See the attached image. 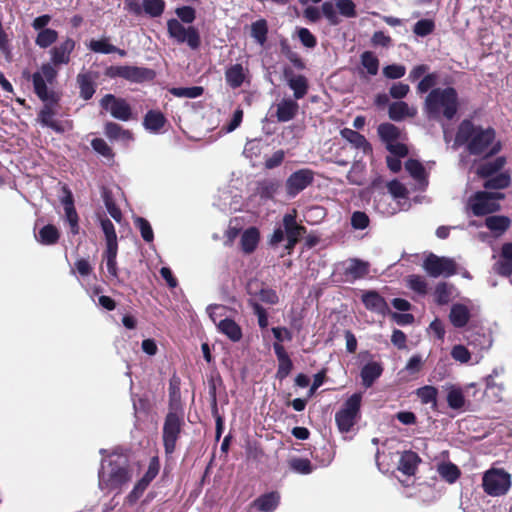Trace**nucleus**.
I'll return each mask as SVG.
<instances>
[{
	"mask_svg": "<svg viewBox=\"0 0 512 512\" xmlns=\"http://www.w3.org/2000/svg\"><path fill=\"white\" fill-rule=\"evenodd\" d=\"M505 158L504 157H498L492 162L485 163L478 167L477 173L480 176L488 177L492 175L493 173L501 170L503 166L505 165Z\"/></svg>",
	"mask_w": 512,
	"mask_h": 512,
	"instance_id": "a18cd8bd",
	"label": "nucleus"
},
{
	"mask_svg": "<svg viewBox=\"0 0 512 512\" xmlns=\"http://www.w3.org/2000/svg\"><path fill=\"white\" fill-rule=\"evenodd\" d=\"M405 169L410 174V176L418 183L420 188H424L427 186V173L425 171V168L419 161L409 159L405 163Z\"/></svg>",
	"mask_w": 512,
	"mask_h": 512,
	"instance_id": "393cba45",
	"label": "nucleus"
},
{
	"mask_svg": "<svg viewBox=\"0 0 512 512\" xmlns=\"http://www.w3.org/2000/svg\"><path fill=\"white\" fill-rule=\"evenodd\" d=\"M288 85L294 92L295 99L303 98L308 90L307 79L302 75L291 76L288 78Z\"/></svg>",
	"mask_w": 512,
	"mask_h": 512,
	"instance_id": "c9c22d12",
	"label": "nucleus"
},
{
	"mask_svg": "<svg viewBox=\"0 0 512 512\" xmlns=\"http://www.w3.org/2000/svg\"><path fill=\"white\" fill-rule=\"evenodd\" d=\"M281 184L278 180L266 179L261 181L257 187V194L263 200L273 199Z\"/></svg>",
	"mask_w": 512,
	"mask_h": 512,
	"instance_id": "473e14b6",
	"label": "nucleus"
},
{
	"mask_svg": "<svg viewBox=\"0 0 512 512\" xmlns=\"http://www.w3.org/2000/svg\"><path fill=\"white\" fill-rule=\"evenodd\" d=\"M362 395H351L335 414V422L340 433H349L360 418Z\"/></svg>",
	"mask_w": 512,
	"mask_h": 512,
	"instance_id": "423d86ee",
	"label": "nucleus"
},
{
	"mask_svg": "<svg viewBox=\"0 0 512 512\" xmlns=\"http://www.w3.org/2000/svg\"><path fill=\"white\" fill-rule=\"evenodd\" d=\"M58 39V32L54 29H45L39 31L35 38V44L42 49L50 47Z\"/></svg>",
	"mask_w": 512,
	"mask_h": 512,
	"instance_id": "4c0bfd02",
	"label": "nucleus"
},
{
	"mask_svg": "<svg viewBox=\"0 0 512 512\" xmlns=\"http://www.w3.org/2000/svg\"><path fill=\"white\" fill-rule=\"evenodd\" d=\"M181 430V420L176 413H169L166 416L163 427V441L167 454L175 450L176 441Z\"/></svg>",
	"mask_w": 512,
	"mask_h": 512,
	"instance_id": "f8f14e48",
	"label": "nucleus"
},
{
	"mask_svg": "<svg viewBox=\"0 0 512 512\" xmlns=\"http://www.w3.org/2000/svg\"><path fill=\"white\" fill-rule=\"evenodd\" d=\"M77 83L80 88L81 97L85 100L90 99L95 93L94 77L91 73H80L77 76Z\"/></svg>",
	"mask_w": 512,
	"mask_h": 512,
	"instance_id": "2f4dec72",
	"label": "nucleus"
},
{
	"mask_svg": "<svg viewBox=\"0 0 512 512\" xmlns=\"http://www.w3.org/2000/svg\"><path fill=\"white\" fill-rule=\"evenodd\" d=\"M420 462L421 459L417 453L413 451H404L399 459L398 470L405 475L412 476L416 473Z\"/></svg>",
	"mask_w": 512,
	"mask_h": 512,
	"instance_id": "a211bd4d",
	"label": "nucleus"
},
{
	"mask_svg": "<svg viewBox=\"0 0 512 512\" xmlns=\"http://www.w3.org/2000/svg\"><path fill=\"white\" fill-rule=\"evenodd\" d=\"M458 95L454 88H435L425 99V112L430 119L451 120L458 110Z\"/></svg>",
	"mask_w": 512,
	"mask_h": 512,
	"instance_id": "7ed1b4c3",
	"label": "nucleus"
},
{
	"mask_svg": "<svg viewBox=\"0 0 512 512\" xmlns=\"http://www.w3.org/2000/svg\"><path fill=\"white\" fill-rule=\"evenodd\" d=\"M171 94H173L176 97H182V98H197L202 95L203 88L200 86H193V87H175L170 90Z\"/></svg>",
	"mask_w": 512,
	"mask_h": 512,
	"instance_id": "8fccbe9b",
	"label": "nucleus"
},
{
	"mask_svg": "<svg viewBox=\"0 0 512 512\" xmlns=\"http://www.w3.org/2000/svg\"><path fill=\"white\" fill-rule=\"evenodd\" d=\"M495 269L502 276L512 274V243H505L501 250V260L496 263Z\"/></svg>",
	"mask_w": 512,
	"mask_h": 512,
	"instance_id": "412c9836",
	"label": "nucleus"
},
{
	"mask_svg": "<svg viewBox=\"0 0 512 512\" xmlns=\"http://www.w3.org/2000/svg\"><path fill=\"white\" fill-rule=\"evenodd\" d=\"M423 268L431 277H448L456 272V264L453 259L439 257L432 253L424 260Z\"/></svg>",
	"mask_w": 512,
	"mask_h": 512,
	"instance_id": "9d476101",
	"label": "nucleus"
},
{
	"mask_svg": "<svg viewBox=\"0 0 512 512\" xmlns=\"http://www.w3.org/2000/svg\"><path fill=\"white\" fill-rule=\"evenodd\" d=\"M88 48L95 53L101 54H111L117 50V47L112 45L107 38L92 39L88 44Z\"/></svg>",
	"mask_w": 512,
	"mask_h": 512,
	"instance_id": "c03bdc74",
	"label": "nucleus"
},
{
	"mask_svg": "<svg viewBox=\"0 0 512 512\" xmlns=\"http://www.w3.org/2000/svg\"><path fill=\"white\" fill-rule=\"evenodd\" d=\"M118 247H106L104 257L106 260V268L112 277H117V257Z\"/></svg>",
	"mask_w": 512,
	"mask_h": 512,
	"instance_id": "603ef678",
	"label": "nucleus"
},
{
	"mask_svg": "<svg viewBox=\"0 0 512 512\" xmlns=\"http://www.w3.org/2000/svg\"><path fill=\"white\" fill-rule=\"evenodd\" d=\"M502 198L503 194L499 192L480 191L469 198L468 207L475 216H483L498 211Z\"/></svg>",
	"mask_w": 512,
	"mask_h": 512,
	"instance_id": "1a4fd4ad",
	"label": "nucleus"
},
{
	"mask_svg": "<svg viewBox=\"0 0 512 512\" xmlns=\"http://www.w3.org/2000/svg\"><path fill=\"white\" fill-rule=\"evenodd\" d=\"M470 309L464 304H453L450 310V322L456 328L464 327L470 320Z\"/></svg>",
	"mask_w": 512,
	"mask_h": 512,
	"instance_id": "6ab92c4d",
	"label": "nucleus"
},
{
	"mask_svg": "<svg viewBox=\"0 0 512 512\" xmlns=\"http://www.w3.org/2000/svg\"><path fill=\"white\" fill-rule=\"evenodd\" d=\"M305 233V228L296 221V210L283 216L282 225L274 229L270 239V245H278L286 236V249L291 250Z\"/></svg>",
	"mask_w": 512,
	"mask_h": 512,
	"instance_id": "39448f33",
	"label": "nucleus"
},
{
	"mask_svg": "<svg viewBox=\"0 0 512 512\" xmlns=\"http://www.w3.org/2000/svg\"><path fill=\"white\" fill-rule=\"evenodd\" d=\"M297 34L303 46L307 48H314L316 46L317 40L307 28H299Z\"/></svg>",
	"mask_w": 512,
	"mask_h": 512,
	"instance_id": "69168bd1",
	"label": "nucleus"
},
{
	"mask_svg": "<svg viewBox=\"0 0 512 512\" xmlns=\"http://www.w3.org/2000/svg\"><path fill=\"white\" fill-rule=\"evenodd\" d=\"M134 224L140 230L141 236L146 242L153 241V239H154L153 230H152L150 223L146 219H144L142 217H137L134 220Z\"/></svg>",
	"mask_w": 512,
	"mask_h": 512,
	"instance_id": "5fc2aeb1",
	"label": "nucleus"
},
{
	"mask_svg": "<svg viewBox=\"0 0 512 512\" xmlns=\"http://www.w3.org/2000/svg\"><path fill=\"white\" fill-rule=\"evenodd\" d=\"M57 113L53 104H46L39 112L38 119L43 126H47L58 133H62L65 128L61 122L55 119Z\"/></svg>",
	"mask_w": 512,
	"mask_h": 512,
	"instance_id": "2eb2a0df",
	"label": "nucleus"
},
{
	"mask_svg": "<svg viewBox=\"0 0 512 512\" xmlns=\"http://www.w3.org/2000/svg\"><path fill=\"white\" fill-rule=\"evenodd\" d=\"M59 239V232L53 225H46L39 231L37 240L44 245L55 244Z\"/></svg>",
	"mask_w": 512,
	"mask_h": 512,
	"instance_id": "58836bf2",
	"label": "nucleus"
},
{
	"mask_svg": "<svg viewBox=\"0 0 512 512\" xmlns=\"http://www.w3.org/2000/svg\"><path fill=\"white\" fill-rule=\"evenodd\" d=\"M441 478L446 480L448 483H454L460 476V470L458 467L450 462L441 463L437 469Z\"/></svg>",
	"mask_w": 512,
	"mask_h": 512,
	"instance_id": "ea45409f",
	"label": "nucleus"
},
{
	"mask_svg": "<svg viewBox=\"0 0 512 512\" xmlns=\"http://www.w3.org/2000/svg\"><path fill=\"white\" fill-rule=\"evenodd\" d=\"M485 226L495 237H499L510 227V219L500 215L489 216L485 219Z\"/></svg>",
	"mask_w": 512,
	"mask_h": 512,
	"instance_id": "cd10ccee",
	"label": "nucleus"
},
{
	"mask_svg": "<svg viewBox=\"0 0 512 512\" xmlns=\"http://www.w3.org/2000/svg\"><path fill=\"white\" fill-rule=\"evenodd\" d=\"M298 103L290 98L282 99L276 105V117L279 122H288L298 113Z\"/></svg>",
	"mask_w": 512,
	"mask_h": 512,
	"instance_id": "dca6fc26",
	"label": "nucleus"
},
{
	"mask_svg": "<svg viewBox=\"0 0 512 512\" xmlns=\"http://www.w3.org/2000/svg\"><path fill=\"white\" fill-rule=\"evenodd\" d=\"M217 328L233 342H238L242 338V330L240 326L232 319L225 318L220 320L217 323Z\"/></svg>",
	"mask_w": 512,
	"mask_h": 512,
	"instance_id": "a878e982",
	"label": "nucleus"
},
{
	"mask_svg": "<svg viewBox=\"0 0 512 512\" xmlns=\"http://www.w3.org/2000/svg\"><path fill=\"white\" fill-rule=\"evenodd\" d=\"M417 109L406 102L398 101L389 106V117L394 121H400L406 117H414Z\"/></svg>",
	"mask_w": 512,
	"mask_h": 512,
	"instance_id": "b1692460",
	"label": "nucleus"
},
{
	"mask_svg": "<svg viewBox=\"0 0 512 512\" xmlns=\"http://www.w3.org/2000/svg\"><path fill=\"white\" fill-rule=\"evenodd\" d=\"M260 234L257 228L251 227L245 230L241 235V249L244 253H252L259 243Z\"/></svg>",
	"mask_w": 512,
	"mask_h": 512,
	"instance_id": "bb28decb",
	"label": "nucleus"
},
{
	"mask_svg": "<svg viewBox=\"0 0 512 512\" xmlns=\"http://www.w3.org/2000/svg\"><path fill=\"white\" fill-rule=\"evenodd\" d=\"M388 191L395 199H404L408 194L406 187L397 180H393L388 184Z\"/></svg>",
	"mask_w": 512,
	"mask_h": 512,
	"instance_id": "e2e57ef3",
	"label": "nucleus"
},
{
	"mask_svg": "<svg viewBox=\"0 0 512 512\" xmlns=\"http://www.w3.org/2000/svg\"><path fill=\"white\" fill-rule=\"evenodd\" d=\"M290 468L299 474L307 475L313 471L312 464L309 459L294 457L289 460Z\"/></svg>",
	"mask_w": 512,
	"mask_h": 512,
	"instance_id": "09e8293b",
	"label": "nucleus"
},
{
	"mask_svg": "<svg viewBox=\"0 0 512 512\" xmlns=\"http://www.w3.org/2000/svg\"><path fill=\"white\" fill-rule=\"evenodd\" d=\"M454 287L447 283H439L435 289V300L438 304H447L454 295Z\"/></svg>",
	"mask_w": 512,
	"mask_h": 512,
	"instance_id": "a19ab883",
	"label": "nucleus"
},
{
	"mask_svg": "<svg viewBox=\"0 0 512 512\" xmlns=\"http://www.w3.org/2000/svg\"><path fill=\"white\" fill-rule=\"evenodd\" d=\"M447 390V403L451 409L459 410L465 406L464 392L460 387L450 385Z\"/></svg>",
	"mask_w": 512,
	"mask_h": 512,
	"instance_id": "7c9ffc66",
	"label": "nucleus"
},
{
	"mask_svg": "<svg viewBox=\"0 0 512 512\" xmlns=\"http://www.w3.org/2000/svg\"><path fill=\"white\" fill-rule=\"evenodd\" d=\"M91 145L93 149L100 155L109 159L113 157L112 149L108 146L105 140L101 138L93 139Z\"/></svg>",
	"mask_w": 512,
	"mask_h": 512,
	"instance_id": "0e129e2a",
	"label": "nucleus"
},
{
	"mask_svg": "<svg viewBox=\"0 0 512 512\" xmlns=\"http://www.w3.org/2000/svg\"><path fill=\"white\" fill-rule=\"evenodd\" d=\"M252 36L260 43L263 44L266 40L267 24L265 20H259L252 24Z\"/></svg>",
	"mask_w": 512,
	"mask_h": 512,
	"instance_id": "4d7b16f0",
	"label": "nucleus"
},
{
	"mask_svg": "<svg viewBox=\"0 0 512 512\" xmlns=\"http://www.w3.org/2000/svg\"><path fill=\"white\" fill-rule=\"evenodd\" d=\"M408 286L417 293L425 294L427 289L426 280L419 275H411L407 279Z\"/></svg>",
	"mask_w": 512,
	"mask_h": 512,
	"instance_id": "680f3d73",
	"label": "nucleus"
},
{
	"mask_svg": "<svg viewBox=\"0 0 512 512\" xmlns=\"http://www.w3.org/2000/svg\"><path fill=\"white\" fill-rule=\"evenodd\" d=\"M345 273L352 279L362 278L368 273V265L363 261L351 259L347 263Z\"/></svg>",
	"mask_w": 512,
	"mask_h": 512,
	"instance_id": "f704fd0d",
	"label": "nucleus"
},
{
	"mask_svg": "<svg viewBox=\"0 0 512 512\" xmlns=\"http://www.w3.org/2000/svg\"><path fill=\"white\" fill-rule=\"evenodd\" d=\"M336 8L344 17L352 18L356 16V6L351 0H337Z\"/></svg>",
	"mask_w": 512,
	"mask_h": 512,
	"instance_id": "13d9d810",
	"label": "nucleus"
},
{
	"mask_svg": "<svg viewBox=\"0 0 512 512\" xmlns=\"http://www.w3.org/2000/svg\"><path fill=\"white\" fill-rule=\"evenodd\" d=\"M175 13L179 18L178 20L183 24H191L196 19V11L191 6L178 7Z\"/></svg>",
	"mask_w": 512,
	"mask_h": 512,
	"instance_id": "6e6d98bb",
	"label": "nucleus"
},
{
	"mask_svg": "<svg viewBox=\"0 0 512 512\" xmlns=\"http://www.w3.org/2000/svg\"><path fill=\"white\" fill-rule=\"evenodd\" d=\"M482 487L490 496H502L511 487V476L504 469L491 468L483 475Z\"/></svg>",
	"mask_w": 512,
	"mask_h": 512,
	"instance_id": "6e6552de",
	"label": "nucleus"
},
{
	"mask_svg": "<svg viewBox=\"0 0 512 512\" xmlns=\"http://www.w3.org/2000/svg\"><path fill=\"white\" fill-rule=\"evenodd\" d=\"M100 105L115 119L129 121L132 118L131 107L127 101L122 98L107 94L101 99Z\"/></svg>",
	"mask_w": 512,
	"mask_h": 512,
	"instance_id": "9b49d317",
	"label": "nucleus"
},
{
	"mask_svg": "<svg viewBox=\"0 0 512 512\" xmlns=\"http://www.w3.org/2000/svg\"><path fill=\"white\" fill-rule=\"evenodd\" d=\"M362 301L369 310L383 314L387 308L385 300L376 292L369 291L362 295Z\"/></svg>",
	"mask_w": 512,
	"mask_h": 512,
	"instance_id": "c756f323",
	"label": "nucleus"
},
{
	"mask_svg": "<svg viewBox=\"0 0 512 512\" xmlns=\"http://www.w3.org/2000/svg\"><path fill=\"white\" fill-rule=\"evenodd\" d=\"M378 134L380 138L385 142L386 146L392 142L400 140L399 129L390 123H384L379 125Z\"/></svg>",
	"mask_w": 512,
	"mask_h": 512,
	"instance_id": "e433bc0d",
	"label": "nucleus"
},
{
	"mask_svg": "<svg viewBox=\"0 0 512 512\" xmlns=\"http://www.w3.org/2000/svg\"><path fill=\"white\" fill-rule=\"evenodd\" d=\"M247 72L241 64H234L227 68L225 79L231 88L240 87L246 80Z\"/></svg>",
	"mask_w": 512,
	"mask_h": 512,
	"instance_id": "4be33fe9",
	"label": "nucleus"
},
{
	"mask_svg": "<svg viewBox=\"0 0 512 512\" xmlns=\"http://www.w3.org/2000/svg\"><path fill=\"white\" fill-rule=\"evenodd\" d=\"M361 64L366 69L368 74L376 75L379 70V60L370 51H366L361 55Z\"/></svg>",
	"mask_w": 512,
	"mask_h": 512,
	"instance_id": "de8ad7c7",
	"label": "nucleus"
},
{
	"mask_svg": "<svg viewBox=\"0 0 512 512\" xmlns=\"http://www.w3.org/2000/svg\"><path fill=\"white\" fill-rule=\"evenodd\" d=\"M131 479L127 461L123 456L114 455L104 459L99 471V488L103 491L120 489Z\"/></svg>",
	"mask_w": 512,
	"mask_h": 512,
	"instance_id": "20e7f679",
	"label": "nucleus"
},
{
	"mask_svg": "<svg viewBox=\"0 0 512 512\" xmlns=\"http://www.w3.org/2000/svg\"><path fill=\"white\" fill-rule=\"evenodd\" d=\"M280 501V495L277 492H270L258 497L253 505L262 512H273Z\"/></svg>",
	"mask_w": 512,
	"mask_h": 512,
	"instance_id": "c85d7f7f",
	"label": "nucleus"
},
{
	"mask_svg": "<svg viewBox=\"0 0 512 512\" xmlns=\"http://www.w3.org/2000/svg\"><path fill=\"white\" fill-rule=\"evenodd\" d=\"M351 224L355 229H365L369 224V218L364 212L356 211L352 214Z\"/></svg>",
	"mask_w": 512,
	"mask_h": 512,
	"instance_id": "774afa93",
	"label": "nucleus"
},
{
	"mask_svg": "<svg viewBox=\"0 0 512 512\" xmlns=\"http://www.w3.org/2000/svg\"><path fill=\"white\" fill-rule=\"evenodd\" d=\"M383 368L380 363L371 361L363 366L361 369L362 384L369 388L372 386L374 381L378 379L382 374Z\"/></svg>",
	"mask_w": 512,
	"mask_h": 512,
	"instance_id": "5701e85b",
	"label": "nucleus"
},
{
	"mask_svg": "<svg viewBox=\"0 0 512 512\" xmlns=\"http://www.w3.org/2000/svg\"><path fill=\"white\" fill-rule=\"evenodd\" d=\"M105 135L114 141L122 142L127 145L133 141V135L129 130L123 129L120 125L114 122H108L105 125Z\"/></svg>",
	"mask_w": 512,
	"mask_h": 512,
	"instance_id": "aec40b11",
	"label": "nucleus"
},
{
	"mask_svg": "<svg viewBox=\"0 0 512 512\" xmlns=\"http://www.w3.org/2000/svg\"><path fill=\"white\" fill-rule=\"evenodd\" d=\"M165 123V118L162 113L158 111H149L143 121L144 127L153 133H157Z\"/></svg>",
	"mask_w": 512,
	"mask_h": 512,
	"instance_id": "72a5a7b5",
	"label": "nucleus"
},
{
	"mask_svg": "<svg viewBox=\"0 0 512 512\" xmlns=\"http://www.w3.org/2000/svg\"><path fill=\"white\" fill-rule=\"evenodd\" d=\"M510 184V176L506 173L497 174L485 181L486 189H503Z\"/></svg>",
	"mask_w": 512,
	"mask_h": 512,
	"instance_id": "3c124183",
	"label": "nucleus"
},
{
	"mask_svg": "<svg viewBox=\"0 0 512 512\" xmlns=\"http://www.w3.org/2000/svg\"><path fill=\"white\" fill-rule=\"evenodd\" d=\"M74 48L75 41L71 38H66L50 49L51 63L43 64L40 70L33 74L34 90L42 100H48L49 91L47 84H51L57 76V70L54 66L67 65L70 62V55Z\"/></svg>",
	"mask_w": 512,
	"mask_h": 512,
	"instance_id": "f03ea898",
	"label": "nucleus"
},
{
	"mask_svg": "<svg viewBox=\"0 0 512 512\" xmlns=\"http://www.w3.org/2000/svg\"><path fill=\"white\" fill-rule=\"evenodd\" d=\"M452 358L462 364L467 363L471 359L469 350L461 344L455 345L451 350Z\"/></svg>",
	"mask_w": 512,
	"mask_h": 512,
	"instance_id": "bf43d9fd",
	"label": "nucleus"
},
{
	"mask_svg": "<svg viewBox=\"0 0 512 512\" xmlns=\"http://www.w3.org/2000/svg\"><path fill=\"white\" fill-rule=\"evenodd\" d=\"M434 29V23L431 20L423 19L419 20L414 26V33L418 36H426L430 34Z\"/></svg>",
	"mask_w": 512,
	"mask_h": 512,
	"instance_id": "338daca9",
	"label": "nucleus"
},
{
	"mask_svg": "<svg viewBox=\"0 0 512 512\" xmlns=\"http://www.w3.org/2000/svg\"><path fill=\"white\" fill-rule=\"evenodd\" d=\"M452 147H464L470 155L488 158L501 150V142L493 128L463 120L458 126Z\"/></svg>",
	"mask_w": 512,
	"mask_h": 512,
	"instance_id": "f257e3e1",
	"label": "nucleus"
},
{
	"mask_svg": "<svg viewBox=\"0 0 512 512\" xmlns=\"http://www.w3.org/2000/svg\"><path fill=\"white\" fill-rule=\"evenodd\" d=\"M314 179V174L309 169H300L292 173L286 180L287 194L291 197L296 196L309 186Z\"/></svg>",
	"mask_w": 512,
	"mask_h": 512,
	"instance_id": "ddd939ff",
	"label": "nucleus"
},
{
	"mask_svg": "<svg viewBox=\"0 0 512 512\" xmlns=\"http://www.w3.org/2000/svg\"><path fill=\"white\" fill-rule=\"evenodd\" d=\"M165 3L163 0H143V9L151 17H158L164 11Z\"/></svg>",
	"mask_w": 512,
	"mask_h": 512,
	"instance_id": "864d4df0",
	"label": "nucleus"
},
{
	"mask_svg": "<svg viewBox=\"0 0 512 512\" xmlns=\"http://www.w3.org/2000/svg\"><path fill=\"white\" fill-rule=\"evenodd\" d=\"M364 169L365 165L361 161H356L347 174L348 181L354 185L364 184Z\"/></svg>",
	"mask_w": 512,
	"mask_h": 512,
	"instance_id": "49530a36",
	"label": "nucleus"
},
{
	"mask_svg": "<svg viewBox=\"0 0 512 512\" xmlns=\"http://www.w3.org/2000/svg\"><path fill=\"white\" fill-rule=\"evenodd\" d=\"M417 397L423 404H432L436 406L438 390L434 386L426 385L416 390Z\"/></svg>",
	"mask_w": 512,
	"mask_h": 512,
	"instance_id": "79ce46f5",
	"label": "nucleus"
},
{
	"mask_svg": "<svg viewBox=\"0 0 512 512\" xmlns=\"http://www.w3.org/2000/svg\"><path fill=\"white\" fill-rule=\"evenodd\" d=\"M406 73V68L400 64L387 65L383 68V74L388 79L402 78Z\"/></svg>",
	"mask_w": 512,
	"mask_h": 512,
	"instance_id": "052dcab7",
	"label": "nucleus"
},
{
	"mask_svg": "<svg viewBox=\"0 0 512 512\" xmlns=\"http://www.w3.org/2000/svg\"><path fill=\"white\" fill-rule=\"evenodd\" d=\"M167 31L171 39L178 44H186L190 49L197 50L201 45V37L194 26H185L178 19L167 21Z\"/></svg>",
	"mask_w": 512,
	"mask_h": 512,
	"instance_id": "0eeeda50",
	"label": "nucleus"
},
{
	"mask_svg": "<svg viewBox=\"0 0 512 512\" xmlns=\"http://www.w3.org/2000/svg\"><path fill=\"white\" fill-rule=\"evenodd\" d=\"M151 71L134 66H112L108 69L111 77H121L132 82H140L151 77Z\"/></svg>",
	"mask_w": 512,
	"mask_h": 512,
	"instance_id": "4468645a",
	"label": "nucleus"
},
{
	"mask_svg": "<svg viewBox=\"0 0 512 512\" xmlns=\"http://www.w3.org/2000/svg\"><path fill=\"white\" fill-rule=\"evenodd\" d=\"M340 134L355 149L359 150L363 154H369L371 152L370 144L368 143L366 138L357 131L349 128H344L341 130Z\"/></svg>",
	"mask_w": 512,
	"mask_h": 512,
	"instance_id": "f3484780",
	"label": "nucleus"
},
{
	"mask_svg": "<svg viewBox=\"0 0 512 512\" xmlns=\"http://www.w3.org/2000/svg\"><path fill=\"white\" fill-rule=\"evenodd\" d=\"M100 225L105 235L106 247H118L117 235L113 223L109 219L103 218L100 220Z\"/></svg>",
	"mask_w": 512,
	"mask_h": 512,
	"instance_id": "37998d69",
	"label": "nucleus"
}]
</instances>
